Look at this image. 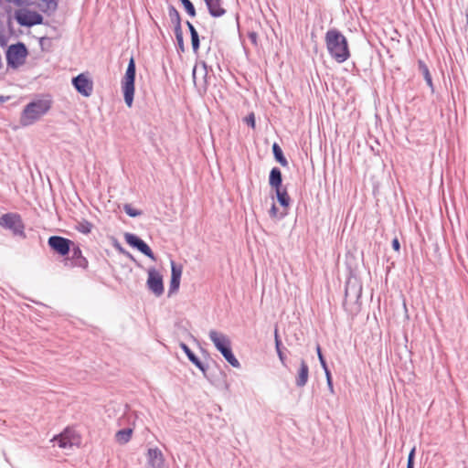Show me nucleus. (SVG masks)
<instances>
[{
	"label": "nucleus",
	"mask_w": 468,
	"mask_h": 468,
	"mask_svg": "<svg viewBox=\"0 0 468 468\" xmlns=\"http://www.w3.org/2000/svg\"><path fill=\"white\" fill-rule=\"evenodd\" d=\"M324 39L328 53L336 62L343 63L349 58L347 39L338 29H329Z\"/></svg>",
	"instance_id": "nucleus-1"
},
{
	"label": "nucleus",
	"mask_w": 468,
	"mask_h": 468,
	"mask_svg": "<svg viewBox=\"0 0 468 468\" xmlns=\"http://www.w3.org/2000/svg\"><path fill=\"white\" fill-rule=\"evenodd\" d=\"M51 108L49 100H35L27 103L20 115L19 122L23 127L30 126L37 122Z\"/></svg>",
	"instance_id": "nucleus-2"
},
{
	"label": "nucleus",
	"mask_w": 468,
	"mask_h": 468,
	"mask_svg": "<svg viewBox=\"0 0 468 468\" xmlns=\"http://www.w3.org/2000/svg\"><path fill=\"white\" fill-rule=\"evenodd\" d=\"M209 339L233 367L239 368L240 367V363L232 352L230 340L226 335L211 330L209 332Z\"/></svg>",
	"instance_id": "nucleus-3"
},
{
	"label": "nucleus",
	"mask_w": 468,
	"mask_h": 468,
	"mask_svg": "<svg viewBox=\"0 0 468 468\" xmlns=\"http://www.w3.org/2000/svg\"><path fill=\"white\" fill-rule=\"evenodd\" d=\"M135 75V61L134 58L131 57L125 74L121 82L124 101L128 107H132L133 102Z\"/></svg>",
	"instance_id": "nucleus-4"
},
{
	"label": "nucleus",
	"mask_w": 468,
	"mask_h": 468,
	"mask_svg": "<svg viewBox=\"0 0 468 468\" xmlns=\"http://www.w3.org/2000/svg\"><path fill=\"white\" fill-rule=\"evenodd\" d=\"M27 54V48L24 43L18 42L10 45L5 54L7 66L17 69L25 63Z\"/></svg>",
	"instance_id": "nucleus-5"
},
{
	"label": "nucleus",
	"mask_w": 468,
	"mask_h": 468,
	"mask_svg": "<svg viewBox=\"0 0 468 468\" xmlns=\"http://www.w3.org/2000/svg\"><path fill=\"white\" fill-rule=\"evenodd\" d=\"M0 226L10 229L15 236L26 238L25 225L17 213H6L0 217Z\"/></svg>",
	"instance_id": "nucleus-6"
},
{
	"label": "nucleus",
	"mask_w": 468,
	"mask_h": 468,
	"mask_svg": "<svg viewBox=\"0 0 468 468\" xmlns=\"http://www.w3.org/2000/svg\"><path fill=\"white\" fill-rule=\"evenodd\" d=\"M58 446L61 449L71 448L80 442V437L72 428H66L61 433L56 435L53 439Z\"/></svg>",
	"instance_id": "nucleus-7"
},
{
	"label": "nucleus",
	"mask_w": 468,
	"mask_h": 468,
	"mask_svg": "<svg viewBox=\"0 0 468 468\" xmlns=\"http://www.w3.org/2000/svg\"><path fill=\"white\" fill-rule=\"evenodd\" d=\"M15 18L20 26L27 27L41 25L44 19L43 16L37 12L29 10L16 11Z\"/></svg>",
	"instance_id": "nucleus-8"
},
{
	"label": "nucleus",
	"mask_w": 468,
	"mask_h": 468,
	"mask_svg": "<svg viewBox=\"0 0 468 468\" xmlns=\"http://www.w3.org/2000/svg\"><path fill=\"white\" fill-rule=\"evenodd\" d=\"M48 244L53 251L60 256L68 255L70 252V248L74 245L72 240L61 236L49 237Z\"/></svg>",
	"instance_id": "nucleus-9"
},
{
	"label": "nucleus",
	"mask_w": 468,
	"mask_h": 468,
	"mask_svg": "<svg viewBox=\"0 0 468 468\" xmlns=\"http://www.w3.org/2000/svg\"><path fill=\"white\" fill-rule=\"evenodd\" d=\"M147 288L155 296L159 297L164 293V283L162 275L154 269L148 270Z\"/></svg>",
	"instance_id": "nucleus-10"
},
{
	"label": "nucleus",
	"mask_w": 468,
	"mask_h": 468,
	"mask_svg": "<svg viewBox=\"0 0 468 468\" xmlns=\"http://www.w3.org/2000/svg\"><path fill=\"white\" fill-rule=\"evenodd\" d=\"M125 241L133 248L137 249L141 253L154 261L155 257L151 248L141 238L133 233H125Z\"/></svg>",
	"instance_id": "nucleus-11"
},
{
	"label": "nucleus",
	"mask_w": 468,
	"mask_h": 468,
	"mask_svg": "<svg viewBox=\"0 0 468 468\" xmlns=\"http://www.w3.org/2000/svg\"><path fill=\"white\" fill-rule=\"evenodd\" d=\"M72 85L80 94L85 97H89L92 93L93 82L83 73L72 79Z\"/></svg>",
	"instance_id": "nucleus-12"
},
{
	"label": "nucleus",
	"mask_w": 468,
	"mask_h": 468,
	"mask_svg": "<svg viewBox=\"0 0 468 468\" xmlns=\"http://www.w3.org/2000/svg\"><path fill=\"white\" fill-rule=\"evenodd\" d=\"M71 256L70 258L65 259V265L71 267H80L82 269L88 268V260L82 255V251L79 246L73 245L70 248Z\"/></svg>",
	"instance_id": "nucleus-13"
},
{
	"label": "nucleus",
	"mask_w": 468,
	"mask_h": 468,
	"mask_svg": "<svg viewBox=\"0 0 468 468\" xmlns=\"http://www.w3.org/2000/svg\"><path fill=\"white\" fill-rule=\"evenodd\" d=\"M149 468H167L162 452L158 448H150L147 452Z\"/></svg>",
	"instance_id": "nucleus-14"
},
{
	"label": "nucleus",
	"mask_w": 468,
	"mask_h": 468,
	"mask_svg": "<svg viewBox=\"0 0 468 468\" xmlns=\"http://www.w3.org/2000/svg\"><path fill=\"white\" fill-rule=\"evenodd\" d=\"M182 275V266L171 261V281L168 294L171 295L179 289Z\"/></svg>",
	"instance_id": "nucleus-15"
},
{
	"label": "nucleus",
	"mask_w": 468,
	"mask_h": 468,
	"mask_svg": "<svg viewBox=\"0 0 468 468\" xmlns=\"http://www.w3.org/2000/svg\"><path fill=\"white\" fill-rule=\"evenodd\" d=\"M208 13L213 17H221L226 14L222 0H204Z\"/></svg>",
	"instance_id": "nucleus-16"
},
{
	"label": "nucleus",
	"mask_w": 468,
	"mask_h": 468,
	"mask_svg": "<svg viewBox=\"0 0 468 468\" xmlns=\"http://www.w3.org/2000/svg\"><path fill=\"white\" fill-rule=\"evenodd\" d=\"M180 347L189 359L191 363H193L204 375L207 370V366L205 365L201 360L195 355V353L189 348V346L185 343H180Z\"/></svg>",
	"instance_id": "nucleus-17"
},
{
	"label": "nucleus",
	"mask_w": 468,
	"mask_h": 468,
	"mask_svg": "<svg viewBox=\"0 0 468 468\" xmlns=\"http://www.w3.org/2000/svg\"><path fill=\"white\" fill-rule=\"evenodd\" d=\"M308 378H309V367L303 359H301L300 367L298 369L297 376L295 378V385L298 388H303L307 384Z\"/></svg>",
	"instance_id": "nucleus-18"
},
{
	"label": "nucleus",
	"mask_w": 468,
	"mask_h": 468,
	"mask_svg": "<svg viewBox=\"0 0 468 468\" xmlns=\"http://www.w3.org/2000/svg\"><path fill=\"white\" fill-rule=\"evenodd\" d=\"M269 184L270 186L276 189L281 188L282 186V176L280 168L273 167L271 168L269 176Z\"/></svg>",
	"instance_id": "nucleus-19"
},
{
	"label": "nucleus",
	"mask_w": 468,
	"mask_h": 468,
	"mask_svg": "<svg viewBox=\"0 0 468 468\" xmlns=\"http://www.w3.org/2000/svg\"><path fill=\"white\" fill-rule=\"evenodd\" d=\"M168 16L171 23L174 25V31L182 30L180 14L172 5L168 6Z\"/></svg>",
	"instance_id": "nucleus-20"
},
{
	"label": "nucleus",
	"mask_w": 468,
	"mask_h": 468,
	"mask_svg": "<svg viewBox=\"0 0 468 468\" xmlns=\"http://www.w3.org/2000/svg\"><path fill=\"white\" fill-rule=\"evenodd\" d=\"M418 67H419V70L422 73L427 85L431 88V91L433 92L434 86H433L432 78L430 73L428 66L425 64L424 61L420 59L418 61Z\"/></svg>",
	"instance_id": "nucleus-21"
},
{
	"label": "nucleus",
	"mask_w": 468,
	"mask_h": 468,
	"mask_svg": "<svg viewBox=\"0 0 468 468\" xmlns=\"http://www.w3.org/2000/svg\"><path fill=\"white\" fill-rule=\"evenodd\" d=\"M277 200L280 205L283 207H288L291 203V197H289L287 190L285 187L276 188L275 189Z\"/></svg>",
	"instance_id": "nucleus-22"
},
{
	"label": "nucleus",
	"mask_w": 468,
	"mask_h": 468,
	"mask_svg": "<svg viewBox=\"0 0 468 468\" xmlns=\"http://www.w3.org/2000/svg\"><path fill=\"white\" fill-rule=\"evenodd\" d=\"M133 430L131 428H125L118 431L115 434V440L120 444L127 443L132 437Z\"/></svg>",
	"instance_id": "nucleus-23"
},
{
	"label": "nucleus",
	"mask_w": 468,
	"mask_h": 468,
	"mask_svg": "<svg viewBox=\"0 0 468 468\" xmlns=\"http://www.w3.org/2000/svg\"><path fill=\"white\" fill-rule=\"evenodd\" d=\"M272 154L275 158V160L283 167L288 165V161L285 158L282 148L277 143H274L272 144Z\"/></svg>",
	"instance_id": "nucleus-24"
},
{
	"label": "nucleus",
	"mask_w": 468,
	"mask_h": 468,
	"mask_svg": "<svg viewBox=\"0 0 468 468\" xmlns=\"http://www.w3.org/2000/svg\"><path fill=\"white\" fill-rule=\"evenodd\" d=\"M274 340H275V348H276V351H277V355H278V356H279V358H280V360H281L282 364L283 366H286V365H285V356H284V354L282 353V348H281V346H282V341H281L280 336H279V335H278V330H277V328H276V329H275V331H274Z\"/></svg>",
	"instance_id": "nucleus-25"
},
{
	"label": "nucleus",
	"mask_w": 468,
	"mask_h": 468,
	"mask_svg": "<svg viewBox=\"0 0 468 468\" xmlns=\"http://www.w3.org/2000/svg\"><path fill=\"white\" fill-rule=\"evenodd\" d=\"M92 228L93 225L90 221L85 219L78 222V224L76 225V229L82 234L90 233Z\"/></svg>",
	"instance_id": "nucleus-26"
},
{
	"label": "nucleus",
	"mask_w": 468,
	"mask_h": 468,
	"mask_svg": "<svg viewBox=\"0 0 468 468\" xmlns=\"http://www.w3.org/2000/svg\"><path fill=\"white\" fill-rule=\"evenodd\" d=\"M179 2L183 5L188 16H190L191 17L196 16V9L193 3L190 0H179Z\"/></svg>",
	"instance_id": "nucleus-27"
},
{
	"label": "nucleus",
	"mask_w": 468,
	"mask_h": 468,
	"mask_svg": "<svg viewBox=\"0 0 468 468\" xmlns=\"http://www.w3.org/2000/svg\"><path fill=\"white\" fill-rule=\"evenodd\" d=\"M190 37H191V44H192L193 52L195 54H197L199 46H200V39H199L198 33L197 32L192 33V34H190Z\"/></svg>",
	"instance_id": "nucleus-28"
},
{
	"label": "nucleus",
	"mask_w": 468,
	"mask_h": 468,
	"mask_svg": "<svg viewBox=\"0 0 468 468\" xmlns=\"http://www.w3.org/2000/svg\"><path fill=\"white\" fill-rule=\"evenodd\" d=\"M123 210L131 218L141 216L143 213L141 210L133 208L130 204H124Z\"/></svg>",
	"instance_id": "nucleus-29"
},
{
	"label": "nucleus",
	"mask_w": 468,
	"mask_h": 468,
	"mask_svg": "<svg viewBox=\"0 0 468 468\" xmlns=\"http://www.w3.org/2000/svg\"><path fill=\"white\" fill-rule=\"evenodd\" d=\"M174 32H175L176 39L177 42V50L184 52L185 45H184L183 32H182V30L174 31Z\"/></svg>",
	"instance_id": "nucleus-30"
},
{
	"label": "nucleus",
	"mask_w": 468,
	"mask_h": 468,
	"mask_svg": "<svg viewBox=\"0 0 468 468\" xmlns=\"http://www.w3.org/2000/svg\"><path fill=\"white\" fill-rule=\"evenodd\" d=\"M42 2L46 6L45 11L54 12L58 8V0H42Z\"/></svg>",
	"instance_id": "nucleus-31"
},
{
	"label": "nucleus",
	"mask_w": 468,
	"mask_h": 468,
	"mask_svg": "<svg viewBox=\"0 0 468 468\" xmlns=\"http://www.w3.org/2000/svg\"><path fill=\"white\" fill-rule=\"evenodd\" d=\"M324 374H325V378H326V383H327L328 389L331 394H334L335 389H334L333 379H332V375H331L330 370L329 369L324 370Z\"/></svg>",
	"instance_id": "nucleus-32"
},
{
	"label": "nucleus",
	"mask_w": 468,
	"mask_h": 468,
	"mask_svg": "<svg viewBox=\"0 0 468 468\" xmlns=\"http://www.w3.org/2000/svg\"><path fill=\"white\" fill-rule=\"evenodd\" d=\"M316 352H317L319 362H320L321 367H323L324 371L326 369H329L327 367L326 361L322 354L320 346H316Z\"/></svg>",
	"instance_id": "nucleus-33"
},
{
	"label": "nucleus",
	"mask_w": 468,
	"mask_h": 468,
	"mask_svg": "<svg viewBox=\"0 0 468 468\" xmlns=\"http://www.w3.org/2000/svg\"><path fill=\"white\" fill-rule=\"evenodd\" d=\"M245 122L246 123L250 126L251 128H255V116H254V113H250L249 114L246 118H245Z\"/></svg>",
	"instance_id": "nucleus-34"
},
{
	"label": "nucleus",
	"mask_w": 468,
	"mask_h": 468,
	"mask_svg": "<svg viewBox=\"0 0 468 468\" xmlns=\"http://www.w3.org/2000/svg\"><path fill=\"white\" fill-rule=\"evenodd\" d=\"M248 37L253 45L256 46L258 44V34L256 32H254V31L249 32Z\"/></svg>",
	"instance_id": "nucleus-35"
},
{
	"label": "nucleus",
	"mask_w": 468,
	"mask_h": 468,
	"mask_svg": "<svg viewBox=\"0 0 468 468\" xmlns=\"http://www.w3.org/2000/svg\"><path fill=\"white\" fill-rule=\"evenodd\" d=\"M115 247L120 252L125 254L128 258L134 261V258L133 257V255L130 252L126 251L118 242L116 243Z\"/></svg>",
	"instance_id": "nucleus-36"
},
{
	"label": "nucleus",
	"mask_w": 468,
	"mask_h": 468,
	"mask_svg": "<svg viewBox=\"0 0 468 468\" xmlns=\"http://www.w3.org/2000/svg\"><path fill=\"white\" fill-rule=\"evenodd\" d=\"M415 453H416V447H412V449L410 450L409 455H408V461L407 462H410V463H415Z\"/></svg>",
	"instance_id": "nucleus-37"
},
{
	"label": "nucleus",
	"mask_w": 468,
	"mask_h": 468,
	"mask_svg": "<svg viewBox=\"0 0 468 468\" xmlns=\"http://www.w3.org/2000/svg\"><path fill=\"white\" fill-rule=\"evenodd\" d=\"M203 70H204L203 88H204V90H207V67L206 63H203Z\"/></svg>",
	"instance_id": "nucleus-38"
},
{
	"label": "nucleus",
	"mask_w": 468,
	"mask_h": 468,
	"mask_svg": "<svg viewBox=\"0 0 468 468\" xmlns=\"http://www.w3.org/2000/svg\"><path fill=\"white\" fill-rule=\"evenodd\" d=\"M392 248H393V250H396V251H399V249H400V243H399V239H394L392 240Z\"/></svg>",
	"instance_id": "nucleus-39"
},
{
	"label": "nucleus",
	"mask_w": 468,
	"mask_h": 468,
	"mask_svg": "<svg viewBox=\"0 0 468 468\" xmlns=\"http://www.w3.org/2000/svg\"><path fill=\"white\" fill-rule=\"evenodd\" d=\"M277 207L275 206V204H272L271 209H270V216L272 217V218H275L277 216Z\"/></svg>",
	"instance_id": "nucleus-40"
},
{
	"label": "nucleus",
	"mask_w": 468,
	"mask_h": 468,
	"mask_svg": "<svg viewBox=\"0 0 468 468\" xmlns=\"http://www.w3.org/2000/svg\"><path fill=\"white\" fill-rule=\"evenodd\" d=\"M186 26L188 27V30H189L190 34L197 32V29L195 28V27L193 26V24L190 23L189 21H186Z\"/></svg>",
	"instance_id": "nucleus-41"
},
{
	"label": "nucleus",
	"mask_w": 468,
	"mask_h": 468,
	"mask_svg": "<svg viewBox=\"0 0 468 468\" xmlns=\"http://www.w3.org/2000/svg\"><path fill=\"white\" fill-rule=\"evenodd\" d=\"M196 73H197V67H195L193 69V80H194L195 85H197V80Z\"/></svg>",
	"instance_id": "nucleus-42"
},
{
	"label": "nucleus",
	"mask_w": 468,
	"mask_h": 468,
	"mask_svg": "<svg viewBox=\"0 0 468 468\" xmlns=\"http://www.w3.org/2000/svg\"><path fill=\"white\" fill-rule=\"evenodd\" d=\"M415 463L407 462V467L406 468H414Z\"/></svg>",
	"instance_id": "nucleus-43"
},
{
	"label": "nucleus",
	"mask_w": 468,
	"mask_h": 468,
	"mask_svg": "<svg viewBox=\"0 0 468 468\" xmlns=\"http://www.w3.org/2000/svg\"><path fill=\"white\" fill-rule=\"evenodd\" d=\"M5 101V97L0 95V103H3Z\"/></svg>",
	"instance_id": "nucleus-44"
},
{
	"label": "nucleus",
	"mask_w": 468,
	"mask_h": 468,
	"mask_svg": "<svg viewBox=\"0 0 468 468\" xmlns=\"http://www.w3.org/2000/svg\"><path fill=\"white\" fill-rule=\"evenodd\" d=\"M347 293H348V289L346 288V295H347Z\"/></svg>",
	"instance_id": "nucleus-45"
}]
</instances>
